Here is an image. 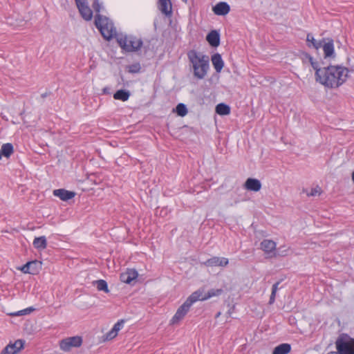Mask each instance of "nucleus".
Segmentation results:
<instances>
[{"label": "nucleus", "mask_w": 354, "mask_h": 354, "mask_svg": "<svg viewBox=\"0 0 354 354\" xmlns=\"http://www.w3.org/2000/svg\"><path fill=\"white\" fill-rule=\"evenodd\" d=\"M346 67L337 65L324 66V72L317 82L329 88H335L342 85L348 77Z\"/></svg>", "instance_id": "obj_1"}, {"label": "nucleus", "mask_w": 354, "mask_h": 354, "mask_svg": "<svg viewBox=\"0 0 354 354\" xmlns=\"http://www.w3.org/2000/svg\"><path fill=\"white\" fill-rule=\"evenodd\" d=\"M187 57L192 64L194 77L198 80L204 79L209 68V57L205 55H199L194 50H189Z\"/></svg>", "instance_id": "obj_2"}, {"label": "nucleus", "mask_w": 354, "mask_h": 354, "mask_svg": "<svg viewBox=\"0 0 354 354\" xmlns=\"http://www.w3.org/2000/svg\"><path fill=\"white\" fill-rule=\"evenodd\" d=\"M92 6L95 12L99 13L100 12L101 5L98 0H94ZM95 25L104 39L109 41L113 37V30L111 27L109 28V19L106 17L96 14Z\"/></svg>", "instance_id": "obj_3"}, {"label": "nucleus", "mask_w": 354, "mask_h": 354, "mask_svg": "<svg viewBox=\"0 0 354 354\" xmlns=\"http://www.w3.org/2000/svg\"><path fill=\"white\" fill-rule=\"evenodd\" d=\"M114 37L122 50L127 53L137 52L140 50L143 45V41L141 39H138L132 35H127L122 33H115Z\"/></svg>", "instance_id": "obj_4"}, {"label": "nucleus", "mask_w": 354, "mask_h": 354, "mask_svg": "<svg viewBox=\"0 0 354 354\" xmlns=\"http://www.w3.org/2000/svg\"><path fill=\"white\" fill-rule=\"evenodd\" d=\"M201 293L199 291L192 292L186 299V301L177 309L175 315L171 320L172 324H175L182 320L189 310L192 305L198 301Z\"/></svg>", "instance_id": "obj_5"}, {"label": "nucleus", "mask_w": 354, "mask_h": 354, "mask_svg": "<svg viewBox=\"0 0 354 354\" xmlns=\"http://www.w3.org/2000/svg\"><path fill=\"white\" fill-rule=\"evenodd\" d=\"M335 346L340 354H354V338L342 333L336 339Z\"/></svg>", "instance_id": "obj_6"}, {"label": "nucleus", "mask_w": 354, "mask_h": 354, "mask_svg": "<svg viewBox=\"0 0 354 354\" xmlns=\"http://www.w3.org/2000/svg\"><path fill=\"white\" fill-rule=\"evenodd\" d=\"M82 344L80 336H73L62 339L59 342V347L64 351H69L73 347H80Z\"/></svg>", "instance_id": "obj_7"}, {"label": "nucleus", "mask_w": 354, "mask_h": 354, "mask_svg": "<svg viewBox=\"0 0 354 354\" xmlns=\"http://www.w3.org/2000/svg\"><path fill=\"white\" fill-rule=\"evenodd\" d=\"M41 263L40 261H38L37 260L28 261L22 266L21 270L24 273L35 274L39 271Z\"/></svg>", "instance_id": "obj_8"}, {"label": "nucleus", "mask_w": 354, "mask_h": 354, "mask_svg": "<svg viewBox=\"0 0 354 354\" xmlns=\"http://www.w3.org/2000/svg\"><path fill=\"white\" fill-rule=\"evenodd\" d=\"M212 10L216 15L225 16L230 11V6L227 3L221 1L213 6Z\"/></svg>", "instance_id": "obj_9"}, {"label": "nucleus", "mask_w": 354, "mask_h": 354, "mask_svg": "<svg viewBox=\"0 0 354 354\" xmlns=\"http://www.w3.org/2000/svg\"><path fill=\"white\" fill-rule=\"evenodd\" d=\"M76 193L65 189H57L53 190V195L59 198L63 201H68L75 197Z\"/></svg>", "instance_id": "obj_10"}, {"label": "nucleus", "mask_w": 354, "mask_h": 354, "mask_svg": "<svg viewBox=\"0 0 354 354\" xmlns=\"http://www.w3.org/2000/svg\"><path fill=\"white\" fill-rule=\"evenodd\" d=\"M206 40L209 44L214 48H216L220 45L221 37L220 33L216 30H211L206 36Z\"/></svg>", "instance_id": "obj_11"}, {"label": "nucleus", "mask_w": 354, "mask_h": 354, "mask_svg": "<svg viewBox=\"0 0 354 354\" xmlns=\"http://www.w3.org/2000/svg\"><path fill=\"white\" fill-rule=\"evenodd\" d=\"M138 276V273L136 269H127L125 272L120 274L121 281L130 284L132 281L135 280Z\"/></svg>", "instance_id": "obj_12"}, {"label": "nucleus", "mask_w": 354, "mask_h": 354, "mask_svg": "<svg viewBox=\"0 0 354 354\" xmlns=\"http://www.w3.org/2000/svg\"><path fill=\"white\" fill-rule=\"evenodd\" d=\"M244 187L249 191L259 192L261 188V183L257 178H248L244 183Z\"/></svg>", "instance_id": "obj_13"}, {"label": "nucleus", "mask_w": 354, "mask_h": 354, "mask_svg": "<svg viewBox=\"0 0 354 354\" xmlns=\"http://www.w3.org/2000/svg\"><path fill=\"white\" fill-rule=\"evenodd\" d=\"M82 17L86 21H90L93 17V11L86 3L77 5Z\"/></svg>", "instance_id": "obj_14"}, {"label": "nucleus", "mask_w": 354, "mask_h": 354, "mask_svg": "<svg viewBox=\"0 0 354 354\" xmlns=\"http://www.w3.org/2000/svg\"><path fill=\"white\" fill-rule=\"evenodd\" d=\"M323 48L324 57H335V50H334V44L333 40L332 39L328 38L327 41L322 44Z\"/></svg>", "instance_id": "obj_15"}, {"label": "nucleus", "mask_w": 354, "mask_h": 354, "mask_svg": "<svg viewBox=\"0 0 354 354\" xmlns=\"http://www.w3.org/2000/svg\"><path fill=\"white\" fill-rule=\"evenodd\" d=\"M261 248L266 253H270L274 252V256H277V253L275 251L276 249V243L272 240L264 239L261 243Z\"/></svg>", "instance_id": "obj_16"}, {"label": "nucleus", "mask_w": 354, "mask_h": 354, "mask_svg": "<svg viewBox=\"0 0 354 354\" xmlns=\"http://www.w3.org/2000/svg\"><path fill=\"white\" fill-rule=\"evenodd\" d=\"M196 291H199L201 293V296L200 297V299H198V300H201V301H205L211 297H213L215 296H219L223 292V290L221 288L211 289L205 295H203V292H204L203 289H198Z\"/></svg>", "instance_id": "obj_17"}, {"label": "nucleus", "mask_w": 354, "mask_h": 354, "mask_svg": "<svg viewBox=\"0 0 354 354\" xmlns=\"http://www.w3.org/2000/svg\"><path fill=\"white\" fill-rule=\"evenodd\" d=\"M158 8L166 16L171 15V3L170 0H158Z\"/></svg>", "instance_id": "obj_18"}, {"label": "nucleus", "mask_w": 354, "mask_h": 354, "mask_svg": "<svg viewBox=\"0 0 354 354\" xmlns=\"http://www.w3.org/2000/svg\"><path fill=\"white\" fill-rule=\"evenodd\" d=\"M211 60L216 73H220L224 66L221 55L219 53H215L212 56Z\"/></svg>", "instance_id": "obj_19"}, {"label": "nucleus", "mask_w": 354, "mask_h": 354, "mask_svg": "<svg viewBox=\"0 0 354 354\" xmlns=\"http://www.w3.org/2000/svg\"><path fill=\"white\" fill-rule=\"evenodd\" d=\"M130 95H131V93L129 91L125 90V89H120V90H118L113 94V98L115 100H121L122 102H126L129 100Z\"/></svg>", "instance_id": "obj_20"}, {"label": "nucleus", "mask_w": 354, "mask_h": 354, "mask_svg": "<svg viewBox=\"0 0 354 354\" xmlns=\"http://www.w3.org/2000/svg\"><path fill=\"white\" fill-rule=\"evenodd\" d=\"M291 351V346L288 343H283L276 346L272 354H288Z\"/></svg>", "instance_id": "obj_21"}, {"label": "nucleus", "mask_w": 354, "mask_h": 354, "mask_svg": "<svg viewBox=\"0 0 354 354\" xmlns=\"http://www.w3.org/2000/svg\"><path fill=\"white\" fill-rule=\"evenodd\" d=\"M310 64L315 71V77L316 82H317L319 78H320L321 75H322V73L324 72V67H321L319 62L315 61L313 59L311 62H310Z\"/></svg>", "instance_id": "obj_22"}, {"label": "nucleus", "mask_w": 354, "mask_h": 354, "mask_svg": "<svg viewBox=\"0 0 354 354\" xmlns=\"http://www.w3.org/2000/svg\"><path fill=\"white\" fill-rule=\"evenodd\" d=\"M33 246L37 250H44L47 246V241L44 236L35 238Z\"/></svg>", "instance_id": "obj_23"}, {"label": "nucleus", "mask_w": 354, "mask_h": 354, "mask_svg": "<svg viewBox=\"0 0 354 354\" xmlns=\"http://www.w3.org/2000/svg\"><path fill=\"white\" fill-rule=\"evenodd\" d=\"M216 113L220 115H226L230 113V107L224 103H220L216 106Z\"/></svg>", "instance_id": "obj_24"}, {"label": "nucleus", "mask_w": 354, "mask_h": 354, "mask_svg": "<svg viewBox=\"0 0 354 354\" xmlns=\"http://www.w3.org/2000/svg\"><path fill=\"white\" fill-rule=\"evenodd\" d=\"M0 151L3 156L9 158L14 151L13 145L11 143L3 144Z\"/></svg>", "instance_id": "obj_25"}, {"label": "nucleus", "mask_w": 354, "mask_h": 354, "mask_svg": "<svg viewBox=\"0 0 354 354\" xmlns=\"http://www.w3.org/2000/svg\"><path fill=\"white\" fill-rule=\"evenodd\" d=\"M93 284L96 286V288L99 291H104L106 293L109 292L107 282L104 279L94 281Z\"/></svg>", "instance_id": "obj_26"}, {"label": "nucleus", "mask_w": 354, "mask_h": 354, "mask_svg": "<svg viewBox=\"0 0 354 354\" xmlns=\"http://www.w3.org/2000/svg\"><path fill=\"white\" fill-rule=\"evenodd\" d=\"M306 41L308 43V46H309V47H310V43L312 44V46L315 49H318L322 47V41H316V39L313 37V36L310 33H308L307 35Z\"/></svg>", "instance_id": "obj_27"}, {"label": "nucleus", "mask_w": 354, "mask_h": 354, "mask_svg": "<svg viewBox=\"0 0 354 354\" xmlns=\"http://www.w3.org/2000/svg\"><path fill=\"white\" fill-rule=\"evenodd\" d=\"M25 344V341L23 339H17L14 343H10L9 345H11L12 350L15 351V354L17 352L20 351L24 348Z\"/></svg>", "instance_id": "obj_28"}, {"label": "nucleus", "mask_w": 354, "mask_h": 354, "mask_svg": "<svg viewBox=\"0 0 354 354\" xmlns=\"http://www.w3.org/2000/svg\"><path fill=\"white\" fill-rule=\"evenodd\" d=\"M280 282L281 281H277L272 285V292H271V295L270 296V299H269V304H270V305L273 304L275 301L276 293L279 289L278 286H279Z\"/></svg>", "instance_id": "obj_29"}, {"label": "nucleus", "mask_w": 354, "mask_h": 354, "mask_svg": "<svg viewBox=\"0 0 354 354\" xmlns=\"http://www.w3.org/2000/svg\"><path fill=\"white\" fill-rule=\"evenodd\" d=\"M176 113L181 117H183L187 113V108L185 104L179 103L176 107Z\"/></svg>", "instance_id": "obj_30"}, {"label": "nucleus", "mask_w": 354, "mask_h": 354, "mask_svg": "<svg viewBox=\"0 0 354 354\" xmlns=\"http://www.w3.org/2000/svg\"><path fill=\"white\" fill-rule=\"evenodd\" d=\"M34 310H35V308L33 307H29V308H25L24 310H19L17 312L10 313V315H11L12 317L21 316V315H28Z\"/></svg>", "instance_id": "obj_31"}, {"label": "nucleus", "mask_w": 354, "mask_h": 354, "mask_svg": "<svg viewBox=\"0 0 354 354\" xmlns=\"http://www.w3.org/2000/svg\"><path fill=\"white\" fill-rule=\"evenodd\" d=\"M205 265L207 266H219V257H213L209 259H207L205 263Z\"/></svg>", "instance_id": "obj_32"}, {"label": "nucleus", "mask_w": 354, "mask_h": 354, "mask_svg": "<svg viewBox=\"0 0 354 354\" xmlns=\"http://www.w3.org/2000/svg\"><path fill=\"white\" fill-rule=\"evenodd\" d=\"M127 68H128V71L130 73H138L140 72V70H141V66H140V63H138V62L131 64V65L128 66Z\"/></svg>", "instance_id": "obj_33"}, {"label": "nucleus", "mask_w": 354, "mask_h": 354, "mask_svg": "<svg viewBox=\"0 0 354 354\" xmlns=\"http://www.w3.org/2000/svg\"><path fill=\"white\" fill-rule=\"evenodd\" d=\"M124 320L121 319L120 321H118L117 323H115L113 327V330L114 331L116 332V333L118 334V331L122 328L123 325H124Z\"/></svg>", "instance_id": "obj_34"}, {"label": "nucleus", "mask_w": 354, "mask_h": 354, "mask_svg": "<svg viewBox=\"0 0 354 354\" xmlns=\"http://www.w3.org/2000/svg\"><path fill=\"white\" fill-rule=\"evenodd\" d=\"M117 333L115 331H114L113 329H111L109 332H108L106 335H105V339L104 340H111L112 339H113L114 337H115L117 336Z\"/></svg>", "instance_id": "obj_35"}, {"label": "nucleus", "mask_w": 354, "mask_h": 354, "mask_svg": "<svg viewBox=\"0 0 354 354\" xmlns=\"http://www.w3.org/2000/svg\"><path fill=\"white\" fill-rule=\"evenodd\" d=\"M11 345L8 344L1 352L0 354H15V351L11 349Z\"/></svg>", "instance_id": "obj_36"}, {"label": "nucleus", "mask_w": 354, "mask_h": 354, "mask_svg": "<svg viewBox=\"0 0 354 354\" xmlns=\"http://www.w3.org/2000/svg\"><path fill=\"white\" fill-rule=\"evenodd\" d=\"M321 193V189L317 186L315 188H312L310 192L308 194V196H315Z\"/></svg>", "instance_id": "obj_37"}, {"label": "nucleus", "mask_w": 354, "mask_h": 354, "mask_svg": "<svg viewBox=\"0 0 354 354\" xmlns=\"http://www.w3.org/2000/svg\"><path fill=\"white\" fill-rule=\"evenodd\" d=\"M229 263V261L227 258L225 257H219V266L224 267L226 266Z\"/></svg>", "instance_id": "obj_38"}, {"label": "nucleus", "mask_w": 354, "mask_h": 354, "mask_svg": "<svg viewBox=\"0 0 354 354\" xmlns=\"http://www.w3.org/2000/svg\"><path fill=\"white\" fill-rule=\"evenodd\" d=\"M313 59V57L310 54H308L307 53H303V60H304V62H305L306 60H308L310 62L312 61Z\"/></svg>", "instance_id": "obj_39"}, {"label": "nucleus", "mask_w": 354, "mask_h": 354, "mask_svg": "<svg viewBox=\"0 0 354 354\" xmlns=\"http://www.w3.org/2000/svg\"><path fill=\"white\" fill-rule=\"evenodd\" d=\"M76 5H80V3H86V0H75Z\"/></svg>", "instance_id": "obj_40"}, {"label": "nucleus", "mask_w": 354, "mask_h": 354, "mask_svg": "<svg viewBox=\"0 0 354 354\" xmlns=\"http://www.w3.org/2000/svg\"><path fill=\"white\" fill-rule=\"evenodd\" d=\"M327 354H340L339 351L337 350V351H330Z\"/></svg>", "instance_id": "obj_41"}, {"label": "nucleus", "mask_w": 354, "mask_h": 354, "mask_svg": "<svg viewBox=\"0 0 354 354\" xmlns=\"http://www.w3.org/2000/svg\"><path fill=\"white\" fill-rule=\"evenodd\" d=\"M41 96L42 98L46 97L48 96V93H44L41 94Z\"/></svg>", "instance_id": "obj_42"}, {"label": "nucleus", "mask_w": 354, "mask_h": 354, "mask_svg": "<svg viewBox=\"0 0 354 354\" xmlns=\"http://www.w3.org/2000/svg\"><path fill=\"white\" fill-rule=\"evenodd\" d=\"M234 309V307L232 308L231 309H230L227 312V314L229 315V316L231 315L232 313V310Z\"/></svg>", "instance_id": "obj_43"}, {"label": "nucleus", "mask_w": 354, "mask_h": 354, "mask_svg": "<svg viewBox=\"0 0 354 354\" xmlns=\"http://www.w3.org/2000/svg\"><path fill=\"white\" fill-rule=\"evenodd\" d=\"M103 92H104V93H109V88H104L103 89Z\"/></svg>", "instance_id": "obj_44"}, {"label": "nucleus", "mask_w": 354, "mask_h": 354, "mask_svg": "<svg viewBox=\"0 0 354 354\" xmlns=\"http://www.w3.org/2000/svg\"><path fill=\"white\" fill-rule=\"evenodd\" d=\"M351 178H352L353 182L354 183V171L352 173Z\"/></svg>", "instance_id": "obj_45"}, {"label": "nucleus", "mask_w": 354, "mask_h": 354, "mask_svg": "<svg viewBox=\"0 0 354 354\" xmlns=\"http://www.w3.org/2000/svg\"><path fill=\"white\" fill-rule=\"evenodd\" d=\"M220 315H221V313H220V312H218V313L216 314V317H218V316H220Z\"/></svg>", "instance_id": "obj_46"}, {"label": "nucleus", "mask_w": 354, "mask_h": 354, "mask_svg": "<svg viewBox=\"0 0 354 354\" xmlns=\"http://www.w3.org/2000/svg\"><path fill=\"white\" fill-rule=\"evenodd\" d=\"M182 1L185 2V3H187V0H181Z\"/></svg>", "instance_id": "obj_47"}]
</instances>
